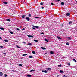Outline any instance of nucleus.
<instances>
[{"label": "nucleus", "mask_w": 77, "mask_h": 77, "mask_svg": "<svg viewBox=\"0 0 77 77\" xmlns=\"http://www.w3.org/2000/svg\"><path fill=\"white\" fill-rule=\"evenodd\" d=\"M70 15V14H69V13H67L66 14V16H67V17H69V15Z\"/></svg>", "instance_id": "1"}, {"label": "nucleus", "mask_w": 77, "mask_h": 77, "mask_svg": "<svg viewBox=\"0 0 77 77\" xmlns=\"http://www.w3.org/2000/svg\"><path fill=\"white\" fill-rule=\"evenodd\" d=\"M26 19L27 21H29L30 20V18H29V17H26Z\"/></svg>", "instance_id": "2"}, {"label": "nucleus", "mask_w": 77, "mask_h": 77, "mask_svg": "<svg viewBox=\"0 0 77 77\" xmlns=\"http://www.w3.org/2000/svg\"><path fill=\"white\" fill-rule=\"evenodd\" d=\"M42 71L43 72H45V73H47V70H42Z\"/></svg>", "instance_id": "3"}, {"label": "nucleus", "mask_w": 77, "mask_h": 77, "mask_svg": "<svg viewBox=\"0 0 77 77\" xmlns=\"http://www.w3.org/2000/svg\"><path fill=\"white\" fill-rule=\"evenodd\" d=\"M2 75H3V73L0 72V76H2Z\"/></svg>", "instance_id": "4"}, {"label": "nucleus", "mask_w": 77, "mask_h": 77, "mask_svg": "<svg viewBox=\"0 0 77 77\" xmlns=\"http://www.w3.org/2000/svg\"><path fill=\"white\" fill-rule=\"evenodd\" d=\"M32 26L33 27H36V28H39V27L38 26H36L34 25H32Z\"/></svg>", "instance_id": "5"}, {"label": "nucleus", "mask_w": 77, "mask_h": 77, "mask_svg": "<svg viewBox=\"0 0 77 77\" xmlns=\"http://www.w3.org/2000/svg\"><path fill=\"white\" fill-rule=\"evenodd\" d=\"M41 48L43 49V50H46V48H45L41 47Z\"/></svg>", "instance_id": "6"}, {"label": "nucleus", "mask_w": 77, "mask_h": 77, "mask_svg": "<svg viewBox=\"0 0 77 77\" xmlns=\"http://www.w3.org/2000/svg\"><path fill=\"white\" fill-rule=\"evenodd\" d=\"M3 3L4 4H5V5H7L8 4V2H4Z\"/></svg>", "instance_id": "7"}, {"label": "nucleus", "mask_w": 77, "mask_h": 77, "mask_svg": "<svg viewBox=\"0 0 77 77\" xmlns=\"http://www.w3.org/2000/svg\"><path fill=\"white\" fill-rule=\"evenodd\" d=\"M50 53L51 54H54V53L52 51H51Z\"/></svg>", "instance_id": "8"}, {"label": "nucleus", "mask_w": 77, "mask_h": 77, "mask_svg": "<svg viewBox=\"0 0 77 77\" xmlns=\"http://www.w3.org/2000/svg\"><path fill=\"white\" fill-rule=\"evenodd\" d=\"M25 17H26V15H23L22 17L23 18H24Z\"/></svg>", "instance_id": "9"}, {"label": "nucleus", "mask_w": 77, "mask_h": 77, "mask_svg": "<svg viewBox=\"0 0 77 77\" xmlns=\"http://www.w3.org/2000/svg\"><path fill=\"white\" fill-rule=\"evenodd\" d=\"M27 76H28V77H32V75H30L28 74L27 75Z\"/></svg>", "instance_id": "10"}, {"label": "nucleus", "mask_w": 77, "mask_h": 77, "mask_svg": "<svg viewBox=\"0 0 77 77\" xmlns=\"http://www.w3.org/2000/svg\"><path fill=\"white\" fill-rule=\"evenodd\" d=\"M61 5H65V3L64 2H62L61 3Z\"/></svg>", "instance_id": "11"}, {"label": "nucleus", "mask_w": 77, "mask_h": 77, "mask_svg": "<svg viewBox=\"0 0 77 77\" xmlns=\"http://www.w3.org/2000/svg\"><path fill=\"white\" fill-rule=\"evenodd\" d=\"M32 44L31 43H28L27 44V45H32Z\"/></svg>", "instance_id": "12"}, {"label": "nucleus", "mask_w": 77, "mask_h": 77, "mask_svg": "<svg viewBox=\"0 0 77 77\" xmlns=\"http://www.w3.org/2000/svg\"><path fill=\"white\" fill-rule=\"evenodd\" d=\"M0 29L2 30H4V29L3 28H0Z\"/></svg>", "instance_id": "13"}, {"label": "nucleus", "mask_w": 77, "mask_h": 77, "mask_svg": "<svg viewBox=\"0 0 77 77\" xmlns=\"http://www.w3.org/2000/svg\"><path fill=\"white\" fill-rule=\"evenodd\" d=\"M7 21H11V20H10V19H6Z\"/></svg>", "instance_id": "14"}, {"label": "nucleus", "mask_w": 77, "mask_h": 77, "mask_svg": "<svg viewBox=\"0 0 77 77\" xmlns=\"http://www.w3.org/2000/svg\"><path fill=\"white\" fill-rule=\"evenodd\" d=\"M69 23L70 25H72V21H70L69 22Z\"/></svg>", "instance_id": "15"}, {"label": "nucleus", "mask_w": 77, "mask_h": 77, "mask_svg": "<svg viewBox=\"0 0 77 77\" xmlns=\"http://www.w3.org/2000/svg\"><path fill=\"white\" fill-rule=\"evenodd\" d=\"M57 38L59 39H61V38H60V37H59V36H57Z\"/></svg>", "instance_id": "16"}, {"label": "nucleus", "mask_w": 77, "mask_h": 77, "mask_svg": "<svg viewBox=\"0 0 77 77\" xmlns=\"http://www.w3.org/2000/svg\"><path fill=\"white\" fill-rule=\"evenodd\" d=\"M60 73H63V71L62 70H60Z\"/></svg>", "instance_id": "17"}, {"label": "nucleus", "mask_w": 77, "mask_h": 77, "mask_svg": "<svg viewBox=\"0 0 77 77\" xmlns=\"http://www.w3.org/2000/svg\"><path fill=\"white\" fill-rule=\"evenodd\" d=\"M29 58H33V56H30L29 57Z\"/></svg>", "instance_id": "18"}, {"label": "nucleus", "mask_w": 77, "mask_h": 77, "mask_svg": "<svg viewBox=\"0 0 77 77\" xmlns=\"http://www.w3.org/2000/svg\"><path fill=\"white\" fill-rule=\"evenodd\" d=\"M47 69L48 70H51V68H48Z\"/></svg>", "instance_id": "19"}, {"label": "nucleus", "mask_w": 77, "mask_h": 77, "mask_svg": "<svg viewBox=\"0 0 77 77\" xmlns=\"http://www.w3.org/2000/svg\"><path fill=\"white\" fill-rule=\"evenodd\" d=\"M44 40H45V41H46V42H48V41L47 40V39H45Z\"/></svg>", "instance_id": "20"}, {"label": "nucleus", "mask_w": 77, "mask_h": 77, "mask_svg": "<svg viewBox=\"0 0 77 77\" xmlns=\"http://www.w3.org/2000/svg\"><path fill=\"white\" fill-rule=\"evenodd\" d=\"M16 47L18 48H21V47L18 46L17 45Z\"/></svg>", "instance_id": "21"}, {"label": "nucleus", "mask_w": 77, "mask_h": 77, "mask_svg": "<svg viewBox=\"0 0 77 77\" xmlns=\"http://www.w3.org/2000/svg\"><path fill=\"white\" fill-rule=\"evenodd\" d=\"M58 66V67H61L62 66V65H59Z\"/></svg>", "instance_id": "22"}, {"label": "nucleus", "mask_w": 77, "mask_h": 77, "mask_svg": "<svg viewBox=\"0 0 77 77\" xmlns=\"http://www.w3.org/2000/svg\"><path fill=\"white\" fill-rule=\"evenodd\" d=\"M32 53L33 54H35V51H32Z\"/></svg>", "instance_id": "23"}, {"label": "nucleus", "mask_w": 77, "mask_h": 77, "mask_svg": "<svg viewBox=\"0 0 77 77\" xmlns=\"http://www.w3.org/2000/svg\"><path fill=\"white\" fill-rule=\"evenodd\" d=\"M27 54H25L23 55V56H27Z\"/></svg>", "instance_id": "24"}, {"label": "nucleus", "mask_w": 77, "mask_h": 77, "mask_svg": "<svg viewBox=\"0 0 77 77\" xmlns=\"http://www.w3.org/2000/svg\"><path fill=\"white\" fill-rule=\"evenodd\" d=\"M34 41H35V42H38V41L37 40H34Z\"/></svg>", "instance_id": "25"}, {"label": "nucleus", "mask_w": 77, "mask_h": 77, "mask_svg": "<svg viewBox=\"0 0 77 77\" xmlns=\"http://www.w3.org/2000/svg\"><path fill=\"white\" fill-rule=\"evenodd\" d=\"M28 36L29 38H31V35H28Z\"/></svg>", "instance_id": "26"}, {"label": "nucleus", "mask_w": 77, "mask_h": 77, "mask_svg": "<svg viewBox=\"0 0 77 77\" xmlns=\"http://www.w3.org/2000/svg\"><path fill=\"white\" fill-rule=\"evenodd\" d=\"M10 33L11 34H13V32H11V31H10Z\"/></svg>", "instance_id": "27"}, {"label": "nucleus", "mask_w": 77, "mask_h": 77, "mask_svg": "<svg viewBox=\"0 0 77 77\" xmlns=\"http://www.w3.org/2000/svg\"><path fill=\"white\" fill-rule=\"evenodd\" d=\"M67 38L69 39H71V38L69 37H68Z\"/></svg>", "instance_id": "28"}, {"label": "nucleus", "mask_w": 77, "mask_h": 77, "mask_svg": "<svg viewBox=\"0 0 77 77\" xmlns=\"http://www.w3.org/2000/svg\"><path fill=\"white\" fill-rule=\"evenodd\" d=\"M73 61H74V62H76V60H75V59H73Z\"/></svg>", "instance_id": "29"}, {"label": "nucleus", "mask_w": 77, "mask_h": 77, "mask_svg": "<svg viewBox=\"0 0 77 77\" xmlns=\"http://www.w3.org/2000/svg\"><path fill=\"white\" fill-rule=\"evenodd\" d=\"M66 44L67 45H69V43H66Z\"/></svg>", "instance_id": "30"}, {"label": "nucleus", "mask_w": 77, "mask_h": 77, "mask_svg": "<svg viewBox=\"0 0 77 77\" xmlns=\"http://www.w3.org/2000/svg\"><path fill=\"white\" fill-rule=\"evenodd\" d=\"M19 66H22V64H19Z\"/></svg>", "instance_id": "31"}, {"label": "nucleus", "mask_w": 77, "mask_h": 77, "mask_svg": "<svg viewBox=\"0 0 77 77\" xmlns=\"http://www.w3.org/2000/svg\"><path fill=\"white\" fill-rule=\"evenodd\" d=\"M32 71H35V70H30V72H32Z\"/></svg>", "instance_id": "32"}, {"label": "nucleus", "mask_w": 77, "mask_h": 77, "mask_svg": "<svg viewBox=\"0 0 77 77\" xmlns=\"http://www.w3.org/2000/svg\"><path fill=\"white\" fill-rule=\"evenodd\" d=\"M41 5H43V3L42 2H41L40 3Z\"/></svg>", "instance_id": "33"}, {"label": "nucleus", "mask_w": 77, "mask_h": 77, "mask_svg": "<svg viewBox=\"0 0 77 77\" xmlns=\"http://www.w3.org/2000/svg\"><path fill=\"white\" fill-rule=\"evenodd\" d=\"M4 41H5V42H8V40H4Z\"/></svg>", "instance_id": "34"}, {"label": "nucleus", "mask_w": 77, "mask_h": 77, "mask_svg": "<svg viewBox=\"0 0 77 77\" xmlns=\"http://www.w3.org/2000/svg\"><path fill=\"white\" fill-rule=\"evenodd\" d=\"M3 54H4L5 55H6V53H3Z\"/></svg>", "instance_id": "35"}, {"label": "nucleus", "mask_w": 77, "mask_h": 77, "mask_svg": "<svg viewBox=\"0 0 77 77\" xmlns=\"http://www.w3.org/2000/svg\"><path fill=\"white\" fill-rule=\"evenodd\" d=\"M67 65H69V66H70V63H68Z\"/></svg>", "instance_id": "36"}, {"label": "nucleus", "mask_w": 77, "mask_h": 77, "mask_svg": "<svg viewBox=\"0 0 77 77\" xmlns=\"http://www.w3.org/2000/svg\"><path fill=\"white\" fill-rule=\"evenodd\" d=\"M29 17H31V15L30 14H29Z\"/></svg>", "instance_id": "37"}, {"label": "nucleus", "mask_w": 77, "mask_h": 77, "mask_svg": "<svg viewBox=\"0 0 77 77\" xmlns=\"http://www.w3.org/2000/svg\"><path fill=\"white\" fill-rule=\"evenodd\" d=\"M17 30H20V29L18 28H17Z\"/></svg>", "instance_id": "38"}, {"label": "nucleus", "mask_w": 77, "mask_h": 77, "mask_svg": "<svg viewBox=\"0 0 77 77\" xmlns=\"http://www.w3.org/2000/svg\"><path fill=\"white\" fill-rule=\"evenodd\" d=\"M8 76V75H5V77H7Z\"/></svg>", "instance_id": "39"}, {"label": "nucleus", "mask_w": 77, "mask_h": 77, "mask_svg": "<svg viewBox=\"0 0 77 77\" xmlns=\"http://www.w3.org/2000/svg\"><path fill=\"white\" fill-rule=\"evenodd\" d=\"M0 47H1V48H3V46H0Z\"/></svg>", "instance_id": "40"}, {"label": "nucleus", "mask_w": 77, "mask_h": 77, "mask_svg": "<svg viewBox=\"0 0 77 77\" xmlns=\"http://www.w3.org/2000/svg\"><path fill=\"white\" fill-rule=\"evenodd\" d=\"M44 7H41V9H44Z\"/></svg>", "instance_id": "41"}, {"label": "nucleus", "mask_w": 77, "mask_h": 77, "mask_svg": "<svg viewBox=\"0 0 77 77\" xmlns=\"http://www.w3.org/2000/svg\"><path fill=\"white\" fill-rule=\"evenodd\" d=\"M32 29H33V30H35V29L34 27H32Z\"/></svg>", "instance_id": "42"}, {"label": "nucleus", "mask_w": 77, "mask_h": 77, "mask_svg": "<svg viewBox=\"0 0 77 77\" xmlns=\"http://www.w3.org/2000/svg\"><path fill=\"white\" fill-rule=\"evenodd\" d=\"M51 4L52 5H53V3H51Z\"/></svg>", "instance_id": "43"}, {"label": "nucleus", "mask_w": 77, "mask_h": 77, "mask_svg": "<svg viewBox=\"0 0 77 77\" xmlns=\"http://www.w3.org/2000/svg\"><path fill=\"white\" fill-rule=\"evenodd\" d=\"M23 43L24 44H26V42H23Z\"/></svg>", "instance_id": "44"}, {"label": "nucleus", "mask_w": 77, "mask_h": 77, "mask_svg": "<svg viewBox=\"0 0 77 77\" xmlns=\"http://www.w3.org/2000/svg\"><path fill=\"white\" fill-rule=\"evenodd\" d=\"M22 30H25V28H23V29H22Z\"/></svg>", "instance_id": "45"}, {"label": "nucleus", "mask_w": 77, "mask_h": 77, "mask_svg": "<svg viewBox=\"0 0 77 77\" xmlns=\"http://www.w3.org/2000/svg\"><path fill=\"white\" fill-rule=\"evenodd\" d=\"M35 18H38L39 17H35Z\"/></svg>", "instance_id": "46"}, {"label": "nucleus", "mask_w": 77, "mask_h": 77, "mask_svg": "<svg viewBox=\"0 0 77 77\" xmlns=\"http://www.w3.org/2000/svg\"><path fill=\"white\" fill-rule=\"evenodd\" d=\"M41 34H43V35H44V33L42 32V33H41Z\"/></svg>", "instance_id": "47"}, {"label": "nucleus", "mask_w": 77, "mask_h": 77, "mask_svg": "<svg viewBox=\"0 0 77 77\" xmlns=\"http://www.w3.org/2000/svg\"><path fill=\"white\" fill-rule=\"evenodd\" d=\"M31 37H32V38H33V36H32V35H31Z\"/></svg>", "instance_id": "48"}, {"label": "nucleus", "mask_w": 77, "mask_h": 77, "mask_svg": "<svg viewBox=\"0 0 77 77\" xmlns=\"http://www.w3.org/2000/svg\"><path fill=\"white\" fill-rule=\"evenodd\" d=\"M0 39H2V38H1V37H0Z\"/></svg>", "instance_id": "49"}, {"label": "nucleus", "mask_w": 77, "mask_h": 77, "mask_svg": "<svg viewBox=\"0 0 77 77\" xmlns=\"http://www.w3.org/2000/svg\"><path fill=\"white\" fill-rule=\"evenodd\" d=\"M58 2H59V1H60V0H57Z\"/></svg>", "instance_id": "50"}, {"label": "nucleus", "mask_w": 77, "mask_h": 77, "mask_svg": "<svg viewBox=\"0 0 77 77\" xmlns=\"http://www.w3.org/2000/svg\"><path fill=\"white\" fill-rule=\"evenodd\" d=\"M45 54H47V53H45Z\"/></svg>", "instance_id": "51"}, {"label": "nucleus", "mask_w": 77, "mask_h": 77, "mask_svg": "<svg viewBox=\"0 0 77 77\" xmlns=\"http://www.w3.org/2000/svg\"><path fill=\"white\" fill-rule=\"evenodd\" d=\"M20 28H21V26H20Z\"/></svg>", "instance_id": "52"}, {"label": "nucleus", "mask_w": 77, "mask_h": 77, "mask_svg": "<svg viewBox=\"0 0 77 77\" xmlns=\"http://www.w3.org/2000/svg\"><path fill=\"white\" fill-rule=\"evenodd\" d=\"M65 75H64V77H65Z\"/></svg>", "instance_id": "53"}, {"label": "nucleus", "mask_w": 77, "mask_h": 77, "mask_svg": "<svg viewBox=\"0 0 77 77\" xmlns=\"http://www.w3.org/2000/svg\"><path fill=\"white\" fill-rule=\"evenodd\" d=\"M57 77H58L59 76V75H57Z\"/></svg>", "instance_id": "54"}, {"label": "nucleus", "mask_w": 77, "mask_h": 77, "mask_svg": "<svg viewBox=\"0 0 77 77\" xmlns=\"http://www.w3.org/2000/svg\"><path fill=\"white\" fill-rule=\"evenodd\" d=\"M65 77H67V76H66Z\"/></svg>", "instance_id": "55"}, {"label": "nucleus", "mask_w": 77, "mask_h": 77, "mask_svg": "<svg viewBox=\"0 0 77 77\" xmlns=\"http://www.w3.org/2000/svg\"><path fill=\"white\" fill-rule=\"evenodd\" d=\"M75 0L76 1V0Z\"/></svg>", "instance_id": "56"}]
</instances>
